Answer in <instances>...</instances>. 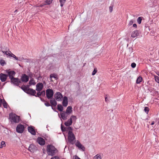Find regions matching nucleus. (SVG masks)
Segmentation results:
<instances>
[{"mask_svg":"<svg viewBox=\"0 0 159 159\" xmlns=\"http://www.w3.org/2000/svg\"><path fill=\"white\" fill-rule=\"evenodd\" d=\"M47 151L48 155L53 156L57 152V149L52 145H48L47 147Z\"/></svg>","mask_w":159,"mask_h":159,"instance_id":"f257e3e1","label":"nucleus"},{"mask_svg":"<svg viewBox=\"0 0 159 159\" xmlns=\"http://www.w3.org/2000/svg\"><path fill=\"white\" fill-rule=\"evenodd\" d=\"M9 119L11 123H18L20 121V117L15 114L11 113L9 115Z\"/></svg>","mask_w":159,"mask_h":159,"instance_id":"f03ea898","label":"nucleus"},{"mask_svg":"<svg viewBox=\"0 0 159 159\" xmlns=\"http://www.w3.org/2000/svg\"><path fill=\"white\" fill-rule=\"evenodd\" d=\"M77 119V117L74 115H71L70 119L65 122L64 124L66 126H69L71 125L73 121L75 123Z\"/></svg>","mask_w":159,"mask_h":159,"instance_id":"7ed1b4c3","label":"nucleus"},{"mask_svg":"<svg viewBox=\"0 0 159 159\" xmlns=\"http://www.w3.org/2000/svg\"><path fill=\"white\" fill-rule=\"evenodd\" d=\"M68 141L72 144H74L75 142V138L74 134L72 132H68Z\"/></svg>","mask_w":159,"mask_h":159,"instance_id":"20e7f679","label":"nucleus"},{"mask_svg":"<svg viewBox=\"0 0 159 159\" xmlns=\"http://www.w3.org/2000/svg\"><path fill=\"white\" fill-rule=\"evenodd\" d=\"M53 94L54 93L52 89H49L46 90V95L48 98L49 99L52 98Z\"/></svg>","mask_w":159,"mask_h":159,"instance_id":"39448f33","label":"nucleus"},{"mask_svg":"<svg viewBox=\"0 0 159 159\" xmlns=\"http://www.w3.org/2000/svg\"><path fill=\"white\" fill-rule=\"evenodd\" d=\"M54 96L56 99L58 101H61L63 98L62 95L59 92L56 93Z\"/></svg>","mask_w":159,"mask_h":159,"instance_id":"423d86ee","label":"nucleus"},{"mask_svg":"<svg viewBox=\"0 0 159 159\" xmlns=\"http://www.w3.org/2000/svg\"><path fill=\"white\" fill-rule=\"evenodd\" d=\"M24 129V127L23 125L21 124L18 125L16 128V131L19 133H22Z\"/></svg>","mask_w":159,"mask_h":159,"instance_id":"0eeeda50","label":"nucleus"},{"mask_svg":"<svg viewBox=\"0 0 159 159\" xmlns=\"http://www.w3.org/2000/svg\"><path fill=\"white\" fill-rule=\"evenodd\" d=\"M11 80V82L16 86H18L21 83V81L18 78H14Z\"/></svg>","mask_w":159,"mask_h":159,"instance_id":"6e6552de","label":"nucleus"},{"mask_svg":"<svg viewBox=\"0 0 159 159\" xmlns=\"http://www.w3.org/2000/svg\"><path fill=\"white\" fill-rule=\"evenodd\" d=\"M43 88V84L41 83H39L36 85V90L38 92H40L42 90Z\"/></svg>","mask_w":159,"mask_h":159,"instance_id":"1a4fd4ad","label":"nucleus"},{"mask_svg":"<svg viewBox=\"0 0 159 159\" xmlns=\"http://www.w3.org/2000/svg\"><path fill=\"white\" fill-rule=\"evenodd\" d=\"M29 77L26 74L23 75L21 78V80L24 82H26L29 80Z\"/></svg>","mask_w":159,"mask_h":159,"instance_id":"9d476101","label":"nucleus"},{"mask_svg":"<svg viewBox=\"0 0 159 159\" xmlns=\"http://www.w3.org/2000/svg\"><path fill=\"white\" fill-rule=\"evenodd\" d=\"M8 76L7 75H5L2 73L0 74V79L2 82H5L7 80Z\"/></svg>","mask_w":159,"mask_h":159,"instance_id":"9b49d317","label":"nucleus"},{"mask_svg":"<svg viewBox=\"0 0 159 159\" xmlns=\"http://www.w3.org/2000/svg\"><path fill=\"white\" fill-rule=\"evenodd\" d=\"M37 148L33 144H31L30 145L29 148V150L31 152H34L35 151L37 150Z\"/></svg>","mask_w":159,"mask_h":159,"instance_id":"f8f14e48","label":"nucleus"},{"mask_svg":"<svg viewBox=\"0 0 159 159\" xmlns=\"http://www.w3.org/2000/svg\"><path fill=\"white\" fill-rule=\"evenodd\" d=\"M68 104V98L67 97L64 96L63 98V100L62 102V105L64 107H66L67 106Z\"/></svg>","mask_w":159,"mask_h":159,"instance_id":"ddd939ff","label":"nucleus"},{"mask_svg":"<svg viewBox=\"0 0 159 159\" xmlns=\"http://www.w3.org/2000/svg\"><path fill=\"white\" fill-rule=\"evenodd\" d=\"M75 145L79 148L81 149L83 151H84L85 149V147L81 144L79 141H77L75 143Z\"/></svg>","mask_w":159,"mask_h":159,"instance_id":"4468645a","label":"nucleus"},{"mask_svg":"<svg viewBox=\"0 0 159 159\" xmlns=\"http://www.w3.org/2000/svg\"><path fill=\"white\" fill-rule=\"evenodd\" d=\"M37 142L41 145H43L45 143L44 139L41 137H39L37 139Z\"/></svg>","mask_w":159,"mask_h":159,"instance_id":"2eb2a0df","label":"nucleus"},{"mask_svg":"<svg viewBox=\"0 0 159 159\" xmlns=\"http://www.w3.org/2000/svg\"><path fill=\"white\" fill-rule=\"evenodd\" d=\"M26 93L34 96L36 92L35 90L32 89H29Z\"/></svg>","mask_w":159,"mask_h":159,"instance_id":"dca6fc26","label":"nucleus"},{"mask_svg":"<svg viewBox=\"0 0 159 159\" xmlns=\"http://www.w3.org/2000/svg\"><path fill=\"white\" fill-rule=\"evenodd\" d=\"M7 73L10 79L11 80L14 78V76L16 74L15 72L14 71H8Z\"/></svg>","mask_w":159,"mask_h":159,"instance_id":"f3484780","label":"nucleus"},{"mask_svg":"<svg viewBox=\"0 0 159 159\" xmlns=\"http://www.w3.org/2000/svg\"><path fill=\"white\" fill-rule=\"evenodd\" d=\"M139 35V31L137 30H135L133 31L131 34V37L133 38H135Z\"/></svg>","mask_w":159,"mask_h":159,"instance_id":"a211bd4d","label":"nucleus"},{"mask_svg":"<svg viewBox=\"0 0 159 159\" xmlns=\"http://www.w3.org/2000/svg\"><path fill=\"white\" fill-rule=\"evenodd\" d=\"M28 131L33 135H35L36 133L34 129L32 127H28Z\"/></svg>","mask_w":159,"mask_h":159,"instance_id":"6ab92c4d","label":"nucleus"},{"mask_svg":"<svg viewBox=\"0 0 159 159\" xmlns=\"http://www.w3.org/2000/svg\"><path fill=\"white\" fill-rule=\"evenodd\" d=\"M68 115H69L68 114L65 112H63L61 114V118L64 120L67 119Z\"/></svg>","mask_w":159,"mask_h":159,"instance_id":"aec40b11","label":"nucleus"},{"mask_svg":"<svg viewBox=\"0 0 159 159\" xmlns=\"http://www.w3.org/2000/svg\"><path fill=\"white\" fill-rule=\"evenodd\" d=\"M72 108L71 106H68L67 107V108L66 110V113H67L69 115L72 112Z\"/></svg>","mask_w":159,"mask_h":159,"instance_id":"412c9836","label":"nucleus"},{"mask_svg":"<svg viewBox=\"0 0 159 159\" xmlns=\"http://www.w3.org/2000/svg\"><path fill=\"white\" fill-rule=\"evenodd\" d=\"M102 155L98 154L95 156L93 157V159H102Z\"/></svg>","mask_w":159,"mask_h":159,"instance_id":"4be33fe9","label":"nucleus"},{"mask_svg":"<svg viewBox=\"0 0 159 159\" xmlns=\"http://www.w3.org/2000/svg\"><path fill=\"white\" fill-rule=\"evenodd\" d=\"M50 102L51 104L54 107H55L57 105V102L54 99H51Z\"/></svg>","mask_w":159,"mask_h":159,"instance_id":"5701e85b","label":"nucleus"},{"mask_svg":"<svg viewBox=\"0 0 159 159\" xmlns=\"http://www.w3.org/2000/svg\"><path fill=\"white\" fill-rule=\"evenodd\" d=\"M2 52L6 54V55L8 56L9 57H11L12 53L10 51H2Z\"/></svg>","mask_w":159,"mask_h":159,"instance_id":"b1692460","label":"nucleus"},{"mask_svg":"<svg viewBox=\"0 0 159 159\" xmlns=\"http://www.w3.org/2000/svg\"><path fill=\"white\" fill-rule=\"evenodd\" d=\"M54 78L55 80H57V75L54 74H51L50 75V78L51 79V81H52V78Z\"/></svg>","mask_w":159,"mask_h":159,"instance_id":"393cba45","label":"nucleus"},{"mask_svg":"<svg viewBox=\"0 0 159 159\" xmlns=\"http://www.w3.org/2000/svg\"><path fill=\"white\" fill-rule=\"evenodd\" d=\"M29 84L30 85H34L36 84V83L35 82L34 80L32 78L31 79L30 81H29Z\"/></svg>","mask_w":159,"mask_h":159,"instance_id":"a878e982","label":"nucleus"},{"mask_svg":"<svg viewBox=\"0 0 159 159\" xmlns=\"http://www.w3.org/2000/svg\"><path fill=\"white\" fill-rule=\"evenodd\" d=\"M57 109L59 111H61L63 110V108L61 104H58L57 105Z\"/></svg>","mask_w":159,"mask_h":159,"instance_id":"bb28decb","label":"nucleus"},{"mask_svg":"<svg viewBox=\"0 0 159 159\" xmlns=\"http://www.w3.org/2000/svg\"><path fill=\"white\" fill-rule=\"evenodd\" d=\"M142 80V78L141 76L139 77L136 80V83L137 84H139Z\"/></svg>","mask_w":159,"mask_h":159,"instance_id":"cd10ccee","label":"nucleus"},{"mask_svg":"<svg viewBox=\"0 0 159 159\" xmlns=\"http://www.w3.org/2000/svg\"><path fill=\"white\" fill-rule=\"evenodd\" d=\"M6 63L5 62V61L2 59V58H0V64L2 66L6 64Z\"/></svg>","mask_w":159,"mask_h":159,"instance_id":"c85d7f7f","label":"nucleus"},{"mask_svg":"<svg viewBox=\"0 0 159 159\" xmlns=\"http://www.w3.org/2000/svg\"><path fill=\"white\" fill-rule=\"evenodd\" d=\"M6 146V143L4 141H2L0 143V148H2L3 147Z\"/></svg>","mask_w":159,"mask_h":159,"instance_id":"c756f323","label":"nucleus"},{"mask_svg":"<svg viewBox=\"0 0 159 159\" xmlns=\"http://www.w3.org/2000/svg\"><path fill=\"white\" fill-rule=\"evenodd\" d=\"M66 0H60L59 2L60 3V6L61 7H62L64 4L66 2Z\"/></svg>","mask_w":159,"mask_h":159,"instance_id":"7c9ffc66","label":"nucleus"},{"mask_svg":"<svg viewBox=\"0 0 159 159\" xmlns=\"http://www.w3.org/2000/svg\"><path fill=\"white\" fill-rule=\"evenodd\" d=\"M21 88L25 92L27 93L28 89L25 86H22Z\"/></svg>","mask_w":159,"mask_h":159,"instance_id":"2f4dec72","label":"nucleus"},{"mask_svg":"<svg viewBox=\"0 0 159 159\" xmlns=\"http://www.w3.org/2000/svg\"><path fill=\"white\" fill-rule=\"evenodd\" d=\"M142 20V17H139L137 19V22L139 24H140L141 22V21Z\"/></svg>","mask_w":159,"mask_h":159,"instance_id":"473e14b6","label":"nucleus"},{"mask_svg":"<svg viewBox=\"0 0 159 159\" xmlns=\"http://www.w3.org/2000/svg\"><path fill=\"white\" fill-rule=\"evenodd\" d=\"M97 69L96 68H94L93 70V71L92 72V75H94L96 74V73H97Z\"/></svg>","mask_w":159,"mask_h":159,"instance_id":"72a5a7b5","label":"nucleus"},{"mask_svg":"<svg viewBox=\"0 0 159 159\" xmlns=\"http://www.w3.org/2000/svg\"><path fill=\"white\" fill-rule=\"evenodd\" d=\"M155 79L157 83H159V76H155Z\"/></svg>","mask_w":159,"mask_h":159,"instance_id":"f704fd0d","label":"nucleus"},{"mask_svg":"<svg viewBox=\"0 0 159 159\" xmlns=\"http://www.w3.org/2000/svg\"><path fill=\"white\" fill-rule=\"evenodd\" d=\"M149 110V109L148 107H145L144 108V111L147 114L148 113Z\"/></svg>","mask_w":159,"mask_h":159,"instance_id":"c9c22d12","label":"nucleus"},{"mask_svg":"<svg viewBox=\"0 0 159 159\" xmlns=\"http://www.w3.org/2000/svg\"><path fill=\"white\" fill-rule=\"evenodd\" d=\"M3 106L5 108H7V104L6 102H3L2 103Z\"/></svg>","mask_w":159,"mask_h":159,"instance_id":"e433bc0d","label":"nucleus"},{"mask_svg":"<svg viewBox=\"0 0 159 159\" xmlns=\"http://www.w3.org/2000/svg\"><path fill=\"white\" fill-rule=\"evenodd\" d=\"M53 0H46V2L48 4H50L52 3Z\"/></svg>","mask_w":159,"mask_h":159,"instance_id":"4c0bfd02","label":"nucleus"},{"mask_svg":"<svg viewBox=\"0 0 159 159\" xmlns=\"http://www.w3.org/2000/svg\"><path fill=\"white\" fill-rule=\"evenodd\" d=\"M34 96H35L36 97H39V96H41V94H40V92H39L37 93V94L36 95H34Z\"/></svg>","mask_w":159,"mask_h":159,"instance_id":"58836bf2","label":"nucleus"},{"mask_svg":"<svg viewBox=\"0 0 159 159\" xmlns=\"http://www.w3.org/2000/svg\"><path fill=\"white\" fill-rule=\"evenodd\" d=\"M67 129L69 130V132H72V130L73 129L71 127H70V126H68Z\"/></svg>","mask_w":159,"mask_h":159,"instance_id":"ea45409f","label":"nucleus"},{"mask_svg":"<svg viewBox=\"0 0 159 159\" xmlns=\"http://www.w3.org/2000/svg\"><path fill=\"white\" fill-rule=\"evenodd\" d=\"M136 66V64L135 63H133L131 64V67L133 68H134Z\"/></svg>","mask_w":159,"mask_h":159,"instance_id":"a19ab883","label":"nucleus"},{"mask_svg":"<svg viewBox=\"0 0 159 159\" xmlns=\"http://www.w3.org/2000/svg\"><path fill=\"white\" fill-rule=\"evenodd\" d=\"M11 57H12L15 58V59L16 60H18V58L17 57H16V56L15 55L13 54H12Z\"/></svg>","mask_w":159,"mask_h":159,"instance_id":"79ce46f5","label":"nucleus"},{"mask_svg":"<svg viewBox=\"0 0 159 159\" xmlns=\"http://www.w3.org/2000/svg\"><path fill=\"white\" fill-rule=\"evenodd\" d=\"M45 91H43L40 92V94H41V95H42L43 96H44L45 95Z\"/></svg>","mask_w":159,"mask_h":159,"instance_id":"37998d69","label":"nucleus"},{"mask_svg":"<svg viewBox=\"0 0 159 159\" xmlns=\"http://www.w3.org/2000/svg\"><path fill=\"white\" fill-rule=\"evenodd\" d=\"M133 22H134L132 20H131L129 22V26L133 24Z\"/></svg>","mask_w":159,"mask_h":159,"instance_id":"c03bdc74","label":"nucleus"},{"mask_svg":"<svg viewBox=\"0 0 159 159\" xmlns=\"http://www.w3.org/2000/svg\"><path fill=\"white\" fill-rule=\"evenodd\" d=\"M44 104L47 107H49L50 106V104L48 102L45 103Z\"/></svg>","mask_w":159,"mask_h":159,"instance_id":"a18cd8bd","label":"nucleus"},{"mask_svg":"<svg viewBox=\"0 0 159 159\" xmlns=\"http://www.w3.org/2000/svg\"><path fill=\"white\" fill-rule=\"evenodd\" d=\"M51 159H60L59 157L57 156L53 157Z\"/></svg>","mask_w":159,"mask_h":159,"instance_id":"49530a36","label":"nucleus"},{"mask_svg":"<svg viewBox=\"0 0 159 159\" xmlns=\"http://www.w3.org/2000/svg\"><path fill=\"white\" fill-rule=\"evenodd\" d=\"M109 9L110 12H111L113 10V7L112 6H110L109 7Z\"/></svg>","mask_w":159,"mask_h":159,"instance_id":"de8ad7c7","label":"nucleus"},{"mask_svg":"<svg viewBox=\"0 0 159 159\" xmlns=\"http://www.w3.org/2000/svg\"><path fill=\"white\" fill-rule=\"evenodd\" d=\"M61 129L62 131H65V128L64 127H62V126H61Z\"/></svg>","mask_w":159,"mask_h":159,"instance_id":"09e8293b","label":"nucleus"},{"mask_svg":"<svg viewBox=\"0 0 159 159\" xmlns=\"http://www.w3.org/2000/svg\"><path fill=\"white\" fill-rule=\"evenodd\" d=\"M74 159H80L79 157L77 156H75V158Z\"/></svg>","mask_w":159,"mask_h":159,"instance_id":"8fccbe9b","label":"nucleus"},{"mask_svg":"<svg viewBox=\"0 0 159 159\" xmlns=\"http://www.w3.org/2000/svg\"><path fill=\"white\" fill-rule=\"evenodd\" d=\"M133 27L136 28L137 27V25L136 24H134L133 25Z\"/></svg>","mask_w":159,"mask_h":159,"instance_id":"3c124183","label":"nucleus"},{"mask_svg":"<svg viewBox=\"0 0 159 159\" xmlns=\"http://www.w3.org/2000/svg\"><path fill=\"white\" fill-rule=\"evenodd\" d=\"M2 103V99L0 98V107L1 106Z\"/></svg>","mask_w":159,"mask_h":159,"instance_id":"603ef678","label":"nucleus"},{"mask_svg":"<svg viewBox=\"0 0 159 159\" xmlns=\"http://www.w3.org/2000/svg\"><path fill=\"white\" fill-rule=\"evenodd\" d=\"M22 59H23V58H19V59H18V60H19V61H21V60Z\"/></svg>","mask_w":159,"mask_h":159,"instance_id":"864d4df0","label":"nucleus"},{"mask_svg":"<svg viewBox=\"0 0 159 159\" xmlns=\"http://www.w3.org/2000/svg\"><path fill=\"white\" fill-rule=\"evenodd\" d=\"M154 124V122L153 121L151 124V125H153Z\"/></svg>","mask_w":159,"mask_h":159,"instance_id":"5fc2aeb1","label":"nucleus"},{"mask_svg":"<svg viewBox=\"0 0 159 159\" xmlns=\"http://www.w3.org/2000/svg\"><path fill=\"white\" fill-rule=\"evenodd\" d=\"M107 97H105V100L106 101H107Z\"/></svg>","mask_w":159,"mask_h":159,"instance_id":"6e6d98bb","label":"nucleus"},{"mask_svg":"<svg viewBox=\"0 0 159 159\" xmlns=\"http://www.w3.org/2000/svg\"><path fill=\"white\" fill-rule=\"evenodd\" d=\"M129 51H130V50L132 51V48H129Z\"/></svg>","mask_w":159,"mask_h":159,"instance_id":"4d7b16f0","label":"nucleus"}]
</instances>
